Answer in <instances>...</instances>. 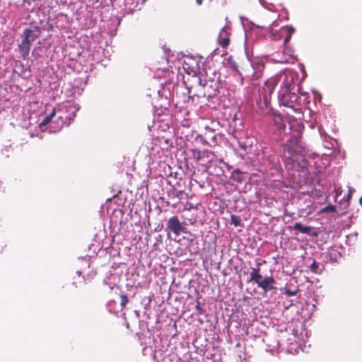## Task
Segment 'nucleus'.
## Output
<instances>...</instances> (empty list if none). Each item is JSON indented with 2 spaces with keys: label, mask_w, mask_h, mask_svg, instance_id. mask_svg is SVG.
I'll return each instance as SVG.
<instances>
[{
  "label": "nucleus",
  "mask_w": 362,
  "mask_h": 362,
  "mask_svg": "<svg viewBox=\"0 0 362 362\" xmlns=\"http://www.w3.org/2000/svg\"><path fill=\"white\" fill-rule=\"evenodd\" d=\"M319 132L320 135L322 136V130L320 128L319 129Z\"/></svg>",
  "instance_id": "obj_36"
},
{
  "label": "nucleus",
  "mask_w": 362,
  "mask_h": 362,
  "mask_svg": "<svg viewBox=\"0 0 362 362\" xmlns=\"http://www.w3.org/2000/svg\"><path fill=\"white\" fill-rule=\"evenodd\" d=\"M115 1H116L117 0H114Z\"/></svg>",
  "instance_id": "obj_42"
},
{
  "label": "nucleus",
  "mask_w": 362,
  "mask_h": 362,
  "mask_svg": "<svg viewBox=\"0 0 362 362\" xmlns=\"http://www.w3.org/2000/svg\"><path fill=\"white\" fill-rule=\"evenodd\" d=\"M80 109L78 105H64L57 109V127L56 129H52L50 127V131L54 132H59L63 126L67 123L69 124V122L73 120L76 115V112Z\"/></svg>",
  "instance_id": "obj_5"
},
{
  "label": "nucleus",
  "mask_w": 362,
  "mask_h": 362,
  "mask_svg": "<svg viewBox=\"0 0 362 362\" xmlns=\"http://www.w3.org/2000/svg\"><path fill=\"white\" fill-rule=\"evenodd\" d=\"M259 2L265 8H267V5H269V3L265 0H259Z\"/></svg>",
  "instance_id": "obj_33"
},
{
  "label": "nucleus",
  "mask_w": 362,
  "mask_h": 362,
  "mask_svg": "<svg viewBox=\"0 0 362 362\" xmlns=\"http://www.w3.org/2000/svg\"><path fill=\"white\" fill-rule=\"evenodd\" d=\"M351 192H352V190L350 189L349 194L346 196L347 201H349L351 197Z\"/></svg>",
  "instance_id": "obj_34"
},
{
  "label": "nucleus",
  "mask_w": 362,
  "mask_h": 362,
  "mask_svg": "<svg viewBox=\"0 0 362 362\" xmlns=\"http://www.w3.org/2000/svg\"><path fill=\"white\" fill-rule=\"evenodd\" d=\"M279 62H287V60H286H286H284H284H281V61H279Z\"/></svg>",
  "instance_id": "obj_40"
},
{
  "label": "nucleus",
  "mask_w": 362,
  "mask_h": 362,
  "mask_svg": "<svg viewBox=\"0 0 362 362\" xmlns=\"http://www.w3.org/2000/svg\"><path fill=\"white\" fill-rule=\"evenodd\" d=\"M230 28L229 26H224L220 33H219V39H221V37H224V36H228L229 37V35H230Z\"/></svg>",
  "instance_id": "obj_24"
},
{
  "label": "nucleus",
  "mask_w": 362,
  "mask_h": 362,
  "mask_svg": "<svg viewBox=\"0 0 362 362\" xmlns=\"http://www.w3.org/2000/svg\"><path fill=\"white\" fill-rule=\"evenodd\" d=\"M293 228L294 230H297L303 234H307L313 237H315L317 235L311 226H305L299 222L296 223Z\"/></svg>",
  "instance_id": "obj_15"
},
{
  "label": "nucleus",
  "mask_w": 362,
  "mask_h": 362,
  "mask_svg": "<svg viewBox=\"0 0 362 362\" xmlns=\"http://www.w3.org/2000/svg\"><path fill=\"white\" fill-rule=\"evenodd\" d=\"M160 91H161V90H160V89L157 90V93H158V95H160Z\"/></svg>",
  "instance_id": "obj_37"
},
{
  "label": "nucleus",
  "mask_w": 362,
  "mask_h": 362,
  "mask_svg": "<svg viewBox=\"0 0 362 362\" xmlns=\"http://www.w3.org/2000/svg\"><path fill=\"white\" fill-rule=\"evenodd\" d=\"M194 156L197 158V160L200 162V163L203 165H206L208 164H211L213 161V158L214 157V153L210 152L208 150L199 151L196 150L193 153Z\"/></svg>",
  "instance_id": "obj_9"
},
{
  "label": "nucleus",
  "mask_w": 362,
  "mask_h": 362,
  "mask_svg": "<svg viewBox=\"0 0 362 362\" xmlns=\"http://www.w3.org/2000/svg\"><path fill=\"white\" fill-rule=\"evenodd\" d=\"M219 40L220 44L223 47H227L230 42L229 37L228 36L221 37Z\"/></svg>",
  "instance_id": "obj_28"
},
{
  "label": "nucleus",
  "mask_w": 362,
  "mask_h": 362,
  "mask_svg": "<svg viewBox=\"0 0 362 362\" xmlns=\"http://www.w3.org/2000/svg\"><path fill=\"white\" fill-rule=\"evenodd\" d=\"M313 262L309 266V269L311 271V272L319 274H321L324 267L322 264L316 262L315 259H312Z\"/></svg>",
  "instance_id": "obj_19"
},
{
  "label": "nucleus",
  "mask_w": 362,
  "mask_h": 362,
  "mask_svg": "<svg viewBox=\"0 0 362 362\" xmlns=\"http://www.w3.org/2000/svg\"><path fill=\"white\" fill-rule=\"evenodd\" d=\"M296 81L297 78L286 76L279 90L278 99L281 105L292 109L294 112H300L302 100L296 93L298 91Z\"/></svg>",
  "instance_id": "obj_2"
},
{
  "label": "nucleus",
  "mask_w": 362,
  "mask_h": 362,
  "mask_svg": "<svg viewBox=\"0 0 362 362\" xmlns=\"http://www.w3.org/2000/svg\"><path fill=\"white\" fill-rule=\"evenodd\" d=\"M151 301V298L150 297H145L144 298H143V300H141V303L144 305L145 310H147L148 306L150 305Z\"/></svg>",
  "instance_id": "obj_29"
},
{
  "label": "nucleus",
  "mask_w": 362,
  "mask_h": 362,
  "mask_svg": "<svg viewBox=\"0 0 362 362\" xmlns=\"http://www.w3.org/2000/svg\"><path fill=\"white\" fill-rule=\"evenodd\" d=\"M122 276V273L118 272L115 269L114 272L110 271L103 279V284L107 286L110 290L114 288L118 289L119 288V284L121 281Z\"/></svg>",
  "instance_id": "obj_8"
},
{
  "label": "nucleus",
  "mask_w": 362,
  "mask_h": 362,
  "mask_svg": "<svg viewBox=\"0 0 362 362\" xmlns=\"http://www.w3.org/2000/svg\"><path fill=\"white\" fill-rule=\"evenodd\" d=\"M120 307L122 308H124L125 305H127V303H128L129 301V299H128V297L127 295H124V294H121L120 295Z\"/></svg>",
  "instance_id": "obj_26"
},
{
  "label": "nucleus",
  "mask_w": 362,
  "mask_h": 362,
  "mask_svg": "<svg viewBox=\"0 0 362 362\" xmlns=\"http://www.w3.org/2000/svg\"><path fill=\"white\" fill-rule=\"evenodd\" d=\"M57 109L54 108L53 111L49 114L46 115L43 120L40 123V127L42 129L43 127L46 126L47 124H49V132H53L50 131V127H52V129H54L57 127Z\"/></svg>",
  "instance_id": "obj_11"
},
{
  "label": "nucleus",
  "mask_w": 362,
  "mask_h": 362,
  "mask_svg": "<svg viewBox=\"0 0 362 362\" xmlns=\"http://www.w3.org/2000/svg\"><path fill=\"white\" fill-rule=\"evenodd\" d=\"M196 2L198 5H201L202 4V0H196Z\"/></svg>",
  "instance_id": "obj_35"
},
{
  "label": "nucleus",
  "mask_w": 362,
  "mask_h": 362,
  "mask_svg": "<svg viewBox=\"0 0 362 362\" xmlns=\"http://www.w3.org/2000/svg\"><path fill=\"white\" fill-rule=\"evenodd\" d=\"M209 170L211 174H215L217 176H220L224 173V170L222 167H219L216 164H214L213 162L211 163L210 165L209 166Z\"/></svg>",
  "instance_id": "obj_20"
},
{
  "label": "nucleus",
  "mask_w": 362,
  "mask_h": 362,
  "mask_svg": "<svg viewBox=\"0 0 362 362\" xmlns=\"http://www.w3.org/2000/svg\"><path fill=\"white\" fill-rule=\"evenodd\" d=\"M57 109L54 108L53 111L49 114L46 115L43 120L40 123V127L42 129L43 127L46 126L47 124H49V132H53L50 131V127H52V129H54L57 127Z\"/></svg>",
  "instance_id": "obj_10"
},
{
  "label": "nucleus",
  "mask_w": 362,
  "mask_h": 362,
  "mask_svg": "<svg viewBox=\"0 0 362 362\" xmlns=\"http://www.w3.org/2000/svg\"><path fill=\"white\" fill-rule=\"evenodd\" d=\"M77 274H78V275H81V272H77Z\"/></svg>",
  "instance_id": "obj_41"
},
{
  "label": "nucleus",
  "mask_w": 362,
  "mask_h": 362,
  "mask_svg": "<svg viewBox=\"0 0 362 362\" xmlns=\"http://www.w3.org/2000/svg\"><path fill=\"white\" fill-rule=\"evenodd\" d=\"M359 202H360L361 205L362 206V197L360 198Z\"/></svg>",
  "instance_id": "obj_38"
},
{
  "label": "nucleus",
  "mask_w": 362,
  "mask_h": 362,
  "mask_svg": "<svg viewBox=\"0 0 362 362\" xmlns=\"http://www.w3.org/2000/svg\"><path fill=\"white\" fill-rule=\"evenodd\" d=\"M106 307H107V309L109 311V313H114V314L117 315V316H119V311L117 310H116L117 303L115 300H109L106 304Z\"/></svg>",
  "instance_id": "obj_21"
},
{
  "label": "nucleus",
  "mask_w": 362,
  "mask_h": 362,
  "mask_svg": "<svg viewBox=\"0 0 362 362\" xmlns=\"http://www.w3.org/2000/svg\"><path fill=\"white\" fill-rule=\"evenodd\" d=\"M323 145L325 148L327 149H332V148H334V144L330 141L325 140Z\"/></svg>",
  "instance_id": "obj_31"
},
{
  "label": "nucleus",
  "mask_w": 362,
  "mask_h": 362,
  "mask_svg": "<svg viewBox=\"0 0 362 362\" xmlns=\"http://www.w3.org/2000/svg\"><path fill=\"white\" fill-rule=\"evenodd\" d=\"M195 309L197 311V313L199 315H202L204 313V310L202 308L199 302H197V305H195Z\"/></svg>",
  "instance_id": "obj_30"
},
{
  "label": "nucleus",
  "mask_w": 362,
  "mask_h": 362,
  "mask_svg": "<svg viewBox=\"0 0 362 362\" xmlns=\"http://www.w3.org/2000/svg\"><path fill=\"white\" fill-rule=\"evenodd\" d=\"M166 230L173 233L175 235H180L181 233H187V228L182 226L179 218L176 216L170 217L166 223Z\"/></svg>",
  "instance_id": "obj_7"
},
{
  "label": "nucleus",
  "mask_w": 362,
  "mask_h": 362,
  "mask_svg": "<svg viewBox=\"0 0 362 362\" xmlns=\"http://www.w3.org/2000/svg\"><path fill=\"white\" fill-rule=\"evenodd\" d=\"M80 259H82V260H85V261H86V259L85 257L80 258Z\"/></svg>",
  "instance_id": "obj_39"
},
{
  "label": "nucleus",
  "mask_w": 362,
  "mask_h": 362,
  "mask_svg": "<svg viewBox=\"0 0 362 362\" xmlns=\"http://www.w3.org/2000/svg\"><path fill=\"white\" fill-rule=\"evenodd\" d=\"M274 23V22L270 24L267 28V31L270 33L269 37L271 40L274 41L282 40V42L281 44L282 52L291 55L293 50L288 46V43L289 42L292 35L294 33L295 29L293 27L284 26L282 27L279 32L273 33Z\"/></svg>",
  "instance_id": "obj_3"
},
{
  "label": "nucleus",
  "mask_w": 362,
  "mask_h": 362,
  "mask_svg": "<svg viewBox=\"0 0 362 362\" xmlns=\"http://www.w3.org/2000/svg\"><path fill=\"white\" fill-rule=\"evenodd\" d=\"M140 0H124V10L126 13H131L136 9H140L139 7ZM143 3L146 0H141Z\"/></svg>",
  "instance_id": "obj_16"
},
{
  "label": "nucleus",
  "mask_w": 362,
  "mask_h": 362,
  "mask_svg": "<svg viewBox=\"0 0 362 362\" xmlns=\"http://www.w3.org/2000/svg\"><path fill=\"white\" fill-rule=\"evenodd\" d=\"M232 177L234 180L238 182H241L243 180L242 174L239 170H235L232 174Z\"/></svg>",
  "instance_id": "obj_23"
},
{
  "label": "nucleus",
  "mask_w": 362,
  "mask_h": 362,
  "mask_svg": "<svg viewBox=\"0 0 362 362\" xmlns=\"http://www.w3.org/2000/svg\"><path fill=\"white\" fill-rule=\"evenodd\" d=\"M276 86V78H270L264 82L262 87L258 89V98L257 103L263 104L267 107L270 103L271 96L274 92L275 86Z\"/></svg>",
  "instance_id": "obj_6"
},
{
  "label": "nucleus",
  "mask_w": 362,
  "mask_h": 362,
  "mask_svg": "<svg viewBox=\"0 0 362 362\" xmlns=\"http://www.w3.org/2000/svg\"><path fill=\"white\" fill-rule=\"evenodd\" d=\"M281 290L284 291V293L288 296H296L298 291V286L290 283L287 284Z\"/></svg>",
  "instance_id": "obj_18"
},
{
  "label": "nucleus",
  "mask_w": 362,
  "mask_h": 362,
  "mask_svg": "<svg viewBox=\"0 0 362 362\" xmlns=\"http://www.w3.org/2000/svg\"><path fill=\"white\" fill-rule=\"evenodd\" d=\"M39 35H40V32L38 30H33L31 29L25 28L23 30L21 37H24L26 40H28L30 43H32L37 38H38Z\"/></svg>",
  "instance_id": "obj_17"
},
{
  "label": "nucleus",
  "mask_w": 362,
  "mask_h": 362,
  "mask_svg": "<svg viewBox=\"0 0 362 362\" xmlns=\"http://www.w3.org/2000/svg\"><path fill=\"white\" fill-rule=\"evenodd\" d=\"M230 223L235 226H240L241 224L240 218L236 215L232 214L230 216Z\"/></svg>",
  "instance_id": "obj_22"
},
{
  "label": "nucleus",
  "mask_w": 362,
  "mask_h": 362,
  "mask_svg": "<svg viewBox=\"0 0 362 362\" xmlns=\"http://www.w3.org/2000/svg\"><path fill=\"white\" fill-rule=\"evenodd\" d=\"M336 211V206L332 204H329L324 207L321 211L323 213H331Z\"/></svg>",
  "instance_id": "obj_25"
},
{
  "label": "nucleus",
  "mask_w": 362,
  "mask_h": 362,
  "mask_svg": "<svg viewBox=\"0 0 362 362\" xmlns=\"http://www.w3.org/2000/svg\"><path fill=\"white\" fill-rule=\"evenodd\" d=\"M21 38V42L18 45V51L21 54V57L23 59H26L29 56L32 43L26 40L24 37Z\"/></svg>",
  "instance_id": "obj_14"
},
{
  "label": "nucleus",
  "mask_w": 362,
  "mask_h": 362,
  "mask_svg": "<svg viewBox=\"0 0 362 362\" xmlns=\"http://www.w3.org/2000/svg\"><path fill=\"white\" fill-rule=\"evenodd\" d=\"M252 143V139L250 138H245L238 141V146L241 151V152H240V155L241 156H244L254 151V146Z\"/></svg>",
  "instance_id": "obj_13"
},
{
  "label": "nucleus",
  "mask_w": 362,
  "mask_h": 362,
  "mask_svg": "<svg viewBox=\"0 0 362 362\" xmlns=\"http://www.w3.org/2000/svg\"><path fill=\"white\" fill-rule=\"evenodd\" d=\"M266 9L270 11H272V12H276L277 11V9L276 8V6L273 4H271V3H269V5H267Z\"/></svg>",
  "instance_id": "obj_32"
},
{
  "label": "nucleus",
  "mask_w": 362,
  "mask_h": 362,
  "mask_svg": "<svg viewBox=\"0 0 362 362\" xmlns=\"http://www.w3.org/2000/svg\"><path fill=\"white\" fill-rule=\"evenodd\" d=\"M282 159L288 170L303 171L310 165L308 158L315 160L318 155L310 153L302 140L300 131H294L282 145Z\"/></svg>",
  "instance_id": "obj_1"
},
{
  "label": "nucleus",
  "mask_w": 362,
  "mask_h": 362,
  "mask_svg": "<svg viewBox=\"0 0 362 362\" xmlns=\"http://www.w3.org/2000/svg\"><path fill=\"white\" fill-rule=\"evenodd\" d=\"M259 268H251L250 273V279L247 282H255L259 288H260L264 294H267L269 291L276 290V287L274 286L276 281L272 276H265L259 273Z\"/></svg>",
  "instance_id": "obj_4"
},
{
  "label": "nucleus",
  "mask_w": 362,
  "mask_h": 362,
  "mask_svg": "<svg viewBox=\"0 0 362 362\" xmlns=\"http://www.w3.org/2000/svg\"><path fill=\"white\" fill-rule=\"evenodd\" d=\"M271 162L272 163H271V166H268V168H269L270 169L274 168L276 171H279L280 170V166L277 163H275V156H273L271 158ZM269 165H270V163H269Z\"/></svg>",
  "instance_id": "obj_27"
},
{
  "label": "nucleus",
  "mask_w": 362,
  "mask_h": 362,
  "mask_svg": "<svg viewBox=\"0 0 362 362\" xmlns=\"http://www.w3.org/2000/svg\"><path fill=\"white\" fill-rule=\"evenodd\" d=\"M272 123L274 127V131L279 135L287 133L285 122L280 114L276 112L273 114Z\"/></svg>",
  "instance_id": "obj_12"
}]
</instances>
